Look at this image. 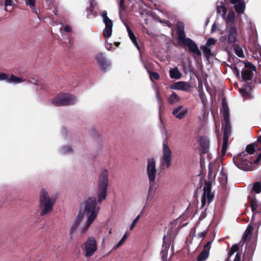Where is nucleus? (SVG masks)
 <instances>
[{
	"mask_svg": "<svg viewBox=\"0 0 261 261\" xmlns=\"http://www.w3.org/2000/svg\"><path fill=\"white\" fill-rule=\"evenodd\" d=\"M89 1H90V4L92 7H94L96 5V3H95L94 0H89Z\"/></svg>",
	"mask_w": 261,
	"mask_h": 261,
	"instance_id": "obj_54",
	"label": "nucleus"
},
{
	"mask_svg": "<svg viewBox=\"0 0 261 261\" xmlns=\"http://www.w3.org/2000/svg\"><path fill=\"white\" fill-rule=\"evenodd\" d=\"M171 163V158L162 156L160 159V166L163 168H168Z\"/></svg>",
	"mask_w": 261,
	"mask_h": 261,
	"instance_id": "obj_25",
	"label": "nucleus"
},
{
	"mask_svg": "<svg viewBox=\"0 0 261 261\" xmlns=\"http://www.w3.org/2000/svg\"><path fill=\"white\" fill-rule=\"evenodd\" d=\"M255 149L254 145H247L245 151L233 157V162L235 165L244 171H252L254 169L261 160V153L256 159L253 158L252 155Z\"/></svg>",
	"mask_w": 261,
	"mask_h": 261,
	"instance_id": "obj_1",
	"label": "nucleus"
},
{
	"mask_svg": "<svg viewBox=\"0 0 261 261\" xmlns=\"http://www.w3.org/2000/svg\"><path fill=\"white\" fill-rule=\"evenodd\" d=\"M26 80L25 79H23L21 77L16 76L14 74H12L10 77H8L7 79V83L9 84H19L21 82H24Z\"/></svg>",
	"mask_w": 261,
	"mask_h": 261,
	"instance_id": "obj_26",
	"label": "nucleus"
},
{
	"mask_svg": "<svg viewBox=\"0 0 261 261\" xmlns=\"http://www.w3.org/2000/svg\"><path fill=\"white\" fill-rule=\"evenodd\" d=\"M55 201L54 198L49 196L48 192L45 189L41 190L39 198V207L41 216H44L51 213Z\"/></svg>",
	"mask_w": 261,
	"mask_h": 261,
	"instance_id": "obj_4",
	"label": "nucleus"
},
{
	"mask_svg": "<svg viewBox=\"0 0 261 261\" xmlns=\"http://www.w3.org/2000/svg\"><path fill=\"white\" fill-rule=\"evenodd\" d=\"M201 48L203 50L204 56L206 58H208L211 55V50L210 48V47L206 45H203L201 46Z\"/></svg>",
	"mask_w": 261,
	"mask_h": 261,
	"instance_id": "obj_37",
	"label": "nucleus"
},
{
	"mask_svg": "<svg viewBox=\"0 0 261 261\" xmlns=\"http://www.w3.org/2000/svg\"><path fill=\"white\" fill-rule=\"evenodd\" d=\"M27 83L29 84H33L37 86H40L41 88H44V86L42 84H40L34 78L28 80Z\"/></svg>",
	"mask_w": 261,
	"mask_h": 261,
	"instance_id": "obj_43",
	"label": "nucleus"
},
{
	"mask_svg": "<svg viewBox=\"0 0 261 261\" xmlns=\"http://www.w3.org/2000/svg\"><path fill=\"white\" fill-rule=\"evenodd\" d=\"M85 214L83 213H82L81 211L77 214L76 218L73 221V223L71 226L69 232L70 234L73 235L74 232L76 231V229L80 226L81 222H82Z\"/></svg>",
	"mask_w": 261,
	"mask_h": 261,
	"instance_id": "obj_17",
	"label": "nucleus"
},
{
	"mask_svg": "<svg viewBox=\"0 0 261 261\" xmlns=\"http://www.w3.org/2000/svg\"><path fill=\"white\" fill-rule=\"evenodd\" d=\"M200 146L203 148V152H206L209 147L208 140L205 138H201L200 139Z\"/></svg>",
	"mask_w": 261,
	"mask_h": 261,
	"instance_id": "obj_30",
	"label": "nucleus"
},
{
	"mask_svg": "<svg viewBox=\"0 0 261 261\" xmlns=\"http://www.w3.org/2000/svg\"><path fill=\"white\" fill-rule=\"evenodd\" d=\"M155 93H156V97L158 99V101H159V102H160L161 98H160L159 92H158V89L157 88L155 89Z\"/></svg>",
	"mask_w": 261,
	"mask_h": 261,
	"instance_id": "obj_53",
	"label": "nucleus"
},
{
	"mask_svg": "<svg viewBox=\"0 0 261 261\" xmlns=\"http://www.w3.org/2000/svg\"><path fill=\"white\" fill-rule=\"evenodd\" d=\"M149 75L150 78L152 80V79H154L155 80H158L160 77L159 74L156 72H150L149 71H148Z\"/></svg>",
	"mask_w": 261,
	"mask_h": 261,
	"instance_id": "obj_45",
	"label": "nucleus"
},
{
	"mask_svg": "<svg viewBox=\"0 0 261 261\" xmlns=\"http://www.w3.org/2000/svg\"><path fill=\"white\" fill-rule=\"evenodd\" d=\"M187 112V110L184 109L182 106H180L173 110L172 114L176 118L181 119L185 116Z\"/></svg>",
	"mask_w": 261,
	"mask_h": 261,
	"instance_id": "obj_20",
	"label": "nucleus"
},
{
	"mask_svg": "<svg viewBox=\"0 0 261 261\" xmlns=\"http://www.w3.org/2000/svg\"><path fill=\"white\" fill-rule=\"evenodd\" d=\"M170 77L172 79L179 80L182 77V74L177 67L171 68L169 70Z\"/></svg>",
	"mask_w": 261,
	"mask_h": 261,
	"instance_id": "obj_22",
	"label": "nucleus"
},
{
	"mask_svg": "<svg viewBox=\"0 0 261 261\" xmlns=\"http://www.w3.org/2000/svg\"><path fill=\"white\" fill-rule=\"evenodd\" d=\"M14 4V0H5V5L7 6H11Z\"/></svg>",
	"mask_w": 261,
	"mask_h": 261,
	"instance_id": "obj_47",
	"label": "nucleus"
},
{
	"mask_svg": "<svg viewBox=\"0 0 261 261\" xmlns=\"http://www.w3.org/2000/svg\"><path fill=\"white\" fill-rule=\"evenodd\" d=\"M219 175L220 176L218 177L219 182L221 185H225L227 182V176L222 170V168H221Z\"/></svg>",
	"mask_w": 261,
	"mask_h": 261,
	"instance_id": "obj_33",
	"label": "nucleus"
},
{
	"mask_svg": "<svg viewBox=\"0 0 261 261\" xmlns=\"http://www.w3.org/2000/svg\"><path fill=\"white\" fill-rule=\"evenodd\" d=\"M220 167V166L218 163H213V162H211L209 164L208 169V175L211 177H215L216 175V172L218 170V168Z\"/></svg>",
	"mask_w": 261,
	"mask_h": 261,
	"instance_id": "obj_23",
	"label": "nucleus"
},
{
	"mask_svg": "<svg viewBox=\"0 0 261 261\" xmlns=\"http://www.w3.org/2000/svg\"><path fill=\"white\" fill-rule=\"evenodd\" d=\"M147 174L149 185H153L156 176L155 161L154 159H149L147 161Z\"/></svg>",
	"mask_w": 261,
	"mask_h": 261,
	"instance_id": "obj_11",
	"label": "nucleus"
},
{
	"mask_svg": "<svg viewBox=\"0 0 261 261\" xmlns=\"http://www.w3.org/2000/svg\"><path fill=\"white\" fill-rule=\"evenodd\" d=\"M221 36L219 38L220 42L226 44L234 43L237 41V30L235 25L226 24L225 34L221 30Z\"/></svg>",
	"mask_w": 261,
	"mask_h": 261,
	"instance_id": "obj_6",
	"label": "nucleus"
},
{
	"mask_svg": "<svg viewBox=\"0 0 261 261\" xmlns=\"http://www.w3.org/2000/svg\"><path fill=\"white\" fill-rule=\"evenodd\" d=\"M3 3V2H2V1H1L0 0V4H1V3Z\"/></svg>",
	"mask_w": 261,
	"mask_h": 261,
	"instance_id": "obj_60",
	"label": "nucleus"
},
{
	"mask_svg": "<svg viewBox=\"0 0 261 261\" xmlns=\"http://www.w3.org/2000/svg\"><path fill=\"white\" fill-rule=\"evenodd\" d=\"M250 200L251 210L253 213L251 221L254 224L260 225L261 224V204L257 203L255 198L251 197Z\"/></svg>",
	"mask_w": 261,
	"mask_h": 261,
	"instance_id": "obj_8",
	"label": "nucleus"
},
{
	"mask_svg": "<svg viewBox=\"0 0 261 261\" xmlns=\"http://www.w3.org/2000/svg\"><path fill=\"white\" fill-rule=\"evenodd\" d=\"M239 249V246L237 244H235V245H233L231 249H230V250L229 251V252H228V256H229V258L235 252H237L238 250Z\"/></svg>",
	"mask_w": 261,
	"mask_h": 261,
	"instance_id": "obj_42",
	"label": "nucleus"
},
{
	"mask_svg": "<svg viewBox=\"0 0 261 261\" xmlns=\"http://www.w3.org/2000/svg\"><path fill=\"white\" fill-rule=\"evenodd\" d=\"M164 156H167L171 158V151L169 147L165 143L163 144V155Z\"/></svg>",
	"mask_w": 261,
	"mask_h": 261,
	"instance_id": "obj_34",
	"label": "nucleus"
},
{
	"mask_svg": "<svg viewBox=\"0 0 261 261\" xmlns=\"http://www.w3.org/2000/svg\"><path fill=\"white\" fill-rule=\"evenodd\" d=\"M76 101L75 96L68 93H60L52 99V103L56 106L73 105Z\"/></svg>",
	"mask_w": 261,
	"mask_h": 261,
	"instance_id": "obj_7",
	"label": "nucleus"
},
{
	"mask_svg": "<svg viewBox=\"0 0 261 261\" xmlns=\"http://www.w3.org/2000/svg\"><path fill=\"white\" fill-rule=\"evenodd\" d=\"M177 28L178 30V37L177 41H179L180 37L182 38H186L185 33L184 32V25L181 22H179L177 24Z\"/></svg>",
	"mask_w": 261,
	"mask_h": 261,
	"instance_id": "obj_27",
	"label": "nucleus"
},
{
	"mask_svg": "<svg viewBox=\"0 0 261 261\" xmlns=\"http://www.w3.org/2000/svg\"><path fill=\"white\" fill-rule=\"evenodd\" d=\"M64 30L66 32H68V33H69L71 31V28L68 25H66L64 27Z\"/></svg>",
	"mask_w": 261,
	"mask_h": 261,
	"instance_id": "obj_52",
	"label": "nucleus"
},
{
	"mask_svg": "<svg viewBox=\"0 0 261 261\" xmlns=\"http://www.w3.org/2000/svg\"><path fill=\"white\" fill-rule=\"evenodd\" d=\"M108 184L109 171L107 169H103L100 172L97 184V194L99 202H101L106 197Z\"/></svg>",
	"mask_w": 261,
	"mask_h": 261,
	"instance_id": "obj_5",
	"label": "nucleus"
},
{
	"mask_svg": "<svg viewBox=\"0 0 261 261\" xmlns=\"http://www.w3.org/2000/svg\"><path fill=\"white\" fill-rule=\"evenodd\" d=\"M222 110L221 112L223 117L222 127L224 129L223 141L222 147V153L224 155L227 150L229 136L230 134V124L229 122V111L228 107L224 99L222 101Z\"/></svg>",
	"mask_w": 261,
	"mask_h": 261,
	"instance_id": "obj_3",
	"label": "nucleus"
},
{
	"mask_svg": "<svg viewBox=\"0 0 261 261\" xmlns=\"http://www.w3.org/2000/svg\"><path fill=\"white\" fill-rule=\"evenodd\" d=\"M251 87L248 85H244L243 87L240 89V92L242 96L246 99L251 98Z\"/></svg>",
	"mask_w": 261,
	"mask_h": 261,
	"instance_id": "obj_24",
	"label": "nucleus"
},
{
	"mask_svg": "<svg viewBox=\"0 0 261 261\" xmlns=\"http://www.w3.org/2000/svg\"><path fill=\"white\" fill-rule=\"evenodd\" d=\"M84 212L87 220L81 230V233L86 231L89 226L96 218L99 211V207L97 205L96 198L92 197L89 198L84 203Z\"/></svg>",
	"mask_w": 261,
	"mask_h": 261,
	"instance_id": "obj_2",
	"label": "nucleus"
},
{
	"mask_svg": "<svg viewBox=\"0 0 261 261\" xmlns=\"http://www.w3.org/2000/svg\"><path fill=\"white\" fill-rule=\"evenodd\" d=\"M155 188L154 187L153 185H149V189H148V194H147V199L146 200V202H145V205L141 212V214L142 213L143 210L145 209V207L147 206L148 202L152 199V198L154 196V194L155 193Z\"/></svg>",
	"mask_w": 261,
	"mask_h": 261,
	"instance_id": "obj_21",
	"label": "nucleus"
},
{
	"mask_svg": "<svg viewBox=\"0 0 261 261\" xmlns=\"http://www.w3.org/2000/svg\"><path fill=\"white\" fill-rule=\"evenodd\" d=\"M178 43L180 45H187L191 52L193 57L195 58L196 56H200L201 55L200 50L199 49L198 46L196 43L191 39L188 38H182L180 37L179 41Z\"/></svg>",
	"mask_w": 261,
	"mask_h": 261,
	"instance_id": "obj_9",
	"label": "nucleus"
},
{
	"mask_svg": "<svg viewBox=\"0 0 261 261\" xmlns=\"http://www.w3.org/2000/svg\"><path fill=\"white\" fill-rule=\"evenodd\" d=\"M234 53L240 58L244 57V53L242 48L239 45H236L234 46Z\"/></svg>",
	"mask_w": 261,
	"mask_h": 261,
	"instance_id": "obj_38",
	"label": "nucleus"
},
{
	"mask_svg": "<svg viewBox=\"0 0 261 261\" xmlns=\"http://www.w3.org/2000/svg\"><path fill=\"white\" fill-rule=\"evenodd\" d=\"M101 15L102 21L105 24V28L103 31V36L106 39H108L112 35L113 25V22L112 20L107 16V12L106 11H103L101 12Z\"/></svg>",
	"mask_w": 261,
	"mask_h": 261,
	"instance_id": "obj_10",
	"label": "nucleus"
},
{
	"mask_svg": "<svg viewBox=\"0 0 261 261\" xmlns=\"http://www.w3.org/2000/svg\"><path fill=\"white\" fill-rule=\"evenodd\" d=\"M124 1L125 0H120L119 3L120 11H121V9H123V5L124 4Z\"/></svg>",
	"mask_w": 261,
	"mask_h": 261,
	"instance_id": "obj_50",
	"label": "nucleus"
},
{
	"mask_svg": "<svg viewBox=\"0 0 261 261\" xmlns=\"http://www.w3.org/2000/svg\"><path fill=\"white\" fill-rule=\"evenodd\" d=\"M245 67L248 69H244L242 72V77L244 81L250 80L252 77V71L255 70V67L251 63H247L245 64Z\"/></svg>",
	"mask_w": 261,
	"mask_h": 261,
	"instance_id": "obj_14",
	"label": "nucleus"
},
{
	"mask_svg": "<svg viewBox=\"0 0 261 261\" xmlns=\"http://www.w3.org/2000/svg\"><path fill=\"white\" fill-rule=\"evenodd\" d=\"M179 99V97L175 92H173L168 98V101L169 103L173 104L177 102Z\"/></svg>",
	"mask_w": 261,
	"mask_h": 261,
	"instance_id": "obj_36",
	"label": "nucleus"
},
{
	"mask_svg": "<svg viewBox=\"0 0 261 261\" xmlns=\"http://www.w3.org/2000/svg\"><path fill=\"white\" fill-rule=\"evenodd\" d=\"M257 142L258 143H259L261 145V135L258 138Z\"/></svg>",
	"mask_w": 261,
	"mask_h": 261,
	"instance_id": "obj_57",
	"label": "nucleus"
},
{
	"mask_svg": "<svg viewBox=\"0 0 261 261\" xmlns=\"http://www.w3.org/2000/svg\"><path fill=\"white\" fill-rule=\"evenodd\" d=\"M230 2L234 5V8L238 14L244 13L245 9L244 0H230Z\"/></svg>",
	"mask_w": 261,
	"mask_h": 261,
	"instance_id": "obj_19",
	"label": "nucleus"
},
{
	"mask_svg": "<svg viewBox=\"0 0 261 261\" xmlns=\"http://www.w3.org/2000/svg\"><path fill=\"white\" fill-rule=\"evenodd\" d=\"M127 238V235L126 234H125L123 236L122 238L118 243V244L114 246L113 250H116V249H118L119 247H120V246H121L124 244L125 241H126Z\"/></svg>",
	"mask_w": 261,
	"mask_h": 261,
	"instance_id": "obj_39",
	"label": "nucleus"
},
{
	"mask_svg": "<svg viewBox=\"0 0 261 261\" xmlns=\"http://www.w3.org/2000/svg\"><path fill=\"white\" fill-rule=\"evenodd\" d=\"M8 79V75L3 72H0V81L5 80L7 83V79Z\"/></svg>",
	"mask_w": 261,
	"mask_h": 261,
	"instance_id": "obj_46",
	"label": "nucleus"
},
{
	"mask_svg": "<svg viewBox=\"0 0 261 261\" xmlns=\"http://www.w3.org/2000/svg\"><path fill=\"white\" fill-rule=\"evenodd\" d=\"M72 151V148L70 146H65L61 149V152L63 154H67Z\"/></svg>",
	"mask_w": 261,
	"mask_h": 261,
	"instance_id": "obj_41",
	"label": "nucleus"
},
{
	"mask_svg": "<svg viewBox=\"0 0 261 261\" xmlns=\"http://www.w3.org/2000/svg\"><path fill=\"white\" fill-rule=\"evenodd\" d=\"M253 230V228L252 225H249L247 229L244 233V235L243 237V238L246 240L248 236H249L250 234H251L252 231Z\"/></svg>",
	"mask_w": 261,
	"mask_h": 261,
	"instance_id": "obj_40",
	"label": "nucleus"
},
{
	"mask_svg": "<svg viewBox=\"0 0 261 261\" xmlns=\"http://www.w3.org/2000/svg\"><path fill=\"white\" fill-rule=\"evenodd\" d=\"M212 242H208L204 246L202 251L197 257V261H205L208 257Z\"/></svg>",
	"mask_w": 261,
	"mask_h": 261,
	"instance_id": "obj_18",
	"label": "nucleus"
},
{
	"mask_svg": "<svg viewBox=\"0 0 261 261\" xmlns=\"http://www.w3.org/2000/svg\"><path fill=\"white\" fill-rule=\"evenodd\" d=\"M141 217V214H139L136 217V218L133 221V223L134 224H136L137 222H138V221L139 220V219Z\"/></svg>",
	"mask_w": 261,
	"mask_h": 261,
	"instance_id": "obj_51",
	"label": "nucleus"
},
{
	"mask_svg": "<svg viewBox=\"0 0 261 261\" xmlns=\"http://www.w3.org/2000/svg\"><path fill=\"white\" fill-rule=\"evenodd\" d=\"M60 30L61 31H62V28H60Z\"/></svg>",
	"mask_w": 261,
	"mask_h": 261,
	"instance_id": "obj_61",
	"label": "nucleus"
},
{
	"mask_svg": "<svg viewBox=\"0 0 261 261\" xmlns=\"http://www.w3.org/2000/svg\"><path fill=\"white\" fill-rule=\"evenodd\" d=\"M216 42V40L215 39H214V38H210L207 40L205 45L210 47L214 45Z\"/></svg>",
	"mask_w": 261,
	"mask_h": 261,
	"instance_id": "obj_44",
	"label": "nucleus"
},
{
	"mask_svg": "<svg viewBox=\"0 0 261 261\" xmlns=\"http://www.w3.org/2000/svg\"><path fill=\"white\" fill-rule=\"evenodd\" d=\"M135 225H136V224H134V223L133 222V223H132V225H130V230H132V229L134 228V226H135Z\"/></svg>",
	"mask_w": 261,
	"mask_h": 261,
	"instance_id": "obj_58",
	"label": "nucleus"
},
{
	"mask_svg": "<svg viewBox=\"0 0 261 261\" xmlns=\"http://www.w3.org/2000/svg\"><path fill=\"white\" fill-rule=\"evenodd\" d=\"M241 259V254L239 253H237L233 261H240Z\"/></svg>",
	"mask_w": 261,
	"mask_h": 261,
	"instance_id": "obj_48",
	"label": "nucleus"
},
{
	"mask_svg": "<svg viewBox=\"0 0 261 261\" xmlns=\"http://www.w3.org/2000/svg\"><path fill=\"white\" fill-rule=\"evenodd\" d=\"M126 28H127V31L128 34L129 38L132 40V41L133 43V44L135 45V46L138 49H139V44L137 43V39H136V38L134 34L133 33V32L132 31V30L128 27H126Z\"/></svg>",
	"mask_w": 261,
	"mask_h": 261,
	"instance_id": "obj_31",
	"label": "nucleus"
},
{
	"mask_svg": "<svg viewBox=\"0 0 261 261\" xmlns=\"http://www.w3.org/2000/svg\"><path fill=\"white\" fill-rule=\"evenodd\" d=\"M239 64H241L242 66L244 64V63L243 62L239 61Z\"/></svg>",
	"mask_w": 261,
	"mask_h": 261,
	"instance_id": "obj_59",
	"label": "nucleus"
},
{
	"mask_svg": "<svg viewBox=\"0 0 261 261\" xmlns=\"http://www.w3.org/2000/svg\"><path fill=\"white\" fill-rule=\"evenodd\" d=\"M191 88L190 83L184 81H179L170 86V88L173 90L189 91Z\"/></svg>",
	"mask_w": 261,
	"mask_h": 261,
	"instance_id": "obj_15",
	"label": "nucleus"
},
{
	"mask_svg": "<svg viewBox=\"0 0 261 261\" xmlns=\"http://www.w3.org/2000/svg\"><path fill=\"white\" fill-rule=\"evenodd\" d=\"M211 184L205 182L203 188V193L201 199L202 206H204L206 203L208 204L213 200L214 195L211 192Z\"/></svg>",
	"mask_w": 261,
	"mask_h": 261,
	"instance_id": "obj_13",
	"label": "nucleus"
},
{
	"mask_svg": "<svg viewBox=\"0 0 261 261\" xmlns=\"http://www.w3.org/2000/svg\"><path fill=\"white\" fill-rule=\"evenodd\" d=\"M25 4L31 9L34 13L38 14L39 10L35 7L36 0H25Z\"/></svg>",
	"mask_w": 261,
	"mask_h": 261,
	"instance_id": "obj_29",
	"label": "nucleus"
},
{
	"mask_svg": "<svg viewBox=\"0 0 261 261\" xmlns=\"http://www.w3.org/2000/svg\"><path fill=\"white\" fill-rule=\"evenodd\" d=\"M234 70L236 74L238 75L239 74L240 69H239L237 67H234Z\"/></svg>",
	"mask_w": 261,
	"mask_h": 261,
	"instance_id": "obj_55",
	"label": "nucleus"
},
{
	"mask_svg": "<svg viewBox=\"0 0 261 261\" xmlns=\"http://www.w3.org/2000/svg\"><path fill=\"white\" fill-rule=\"evenodd\" d=\"M85 255L87 257L92 256L97 250L96 241L93 237L88 238L84 244Z\"/></svg>",
	"mask_w": 261,
	"mask_h": 261,
	"instance_id": "obj_12",
	"label": "nucleus"
},
{
	"mask_svg": "<svg viewBox=\"0 0 261 261\" xmlns=\"http://www.w3.org/2000/svg\"><path fill=\"white\" fill-rule=\"evenodd\" d=\"M166 237H167L166 236H164V238H163V242H164V243L163 245V248H164V246H165V240L166 239ZM169 246H167V245H166L165 247V249H163L161 252L163 261H165V260L167 258L168 250L169 249Z\"/></svg>",
	"mask_w": 261,
	"mask_h": 261,
	"instance_id": "obj_32",
	"label": "nucleus"
},
{
	"mask_svg": "<svg viewBox=\"0 0 261 261\" xmlns=\"http://www.w3.org/2000/svg\"><path fill=\"white\" fill-rule=\"evenodd\" d=\"M95 58L102 70H106L110 66V62L106 60L105 57L102 53H99L97 54Z\"/></svg>",
	"mask_w": 261,
	"mask_h": 261,
	"instance_id": "obj_16",
	"label": "nucleus"
},
{
	"mask_svg": "<svg viewBox=\"0 0 261 261\" xmlns=\"http://www.w3.org/2000/svg\"><path fill=\"white\" fill-rule=\"evenodd\" d=\"M226 21V24L234 25L235 21V13L233 11H230L227 15L226 16V19L224 20Z\"/></svg>",
	"mask_w": 261,
	"mask_h": 261,
	"instance_id": "obj_28",
	"label": "nucleus"
},
{
	"mask_svg": "<svg viewBox=\"0 0 261 261\" xmlns=\"http://www.w3.org/2000/svg\"><path fill=\"white\" fill-rule=\"evenodd\" d=\"M251 191L252 193H259L261 192V183L258 181L255 182L252 185Z\"/></svg>",
	"mask_w": 261,
	"mask_h": 261,
	"instance_id": "obj_35",
	"label": "nucleus"
},
{
	"mask_svg": "<svg viewBox=\"0 0 261 261\" xmlns=\"http://www.w3.org/2000/svg\"><path fill=\"white\" fill-rule=\"evenodd\" d=\"M217 25L216 24V23H214L212 25V29H211V32L213 33L214 31H215L217 29Z\"/></svg>",
	"mask_w": 261,
	"mask_h": 261,
	"instance_id": "obj_49",
	"label": "nucleus"
},
{
	"mask_svg": "<svg viewBox=\"0 0 261 261\" xmlns=\"http://www.w3.org/2000/svg\"><path fill=\"white\" fill-rule=\"evenodd\" d=\"M206 234V232H201L199 234V236L200 237H203V236H204Z\"/></svg>",
	"mask_w": 261,
	"mask_h": 261,
	"instance_id": "obj_56",
	"label": "nucleus"
}]
</instances>
